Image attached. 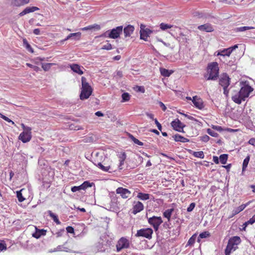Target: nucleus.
I'll return each instance as SVG.
<instances>
[{
	"label": "nucleus",
	"mask_w": 255,
	"mask_h": 255,
	"mask_svg": "<svg viewBox=\"0 0 255 255\" xmlns=\"http://www.w3.org/2000/svg\"><path fill=\"white\" fill-rule=\"evenodd\" d=\"M151 32V30H150L149 29L146 28L145 29H142L141 28V30L140 31V38L145 41H146L147 37Z\"/></svg>",
	"instance_id": "17"
},
{
	"label": "nucleus",
	"mask_w": 255,
	"mask_h": 255,
	"mask_svg": "<svg viewBox=\"0 0 255 255\" xmlns=\"http://www.w3.org/2000/svg\"><path fill=\"white\" fill-rule=\"evenodd\" d=\"M250 159V156L248 155L244 160L243 163V167H242L243 171H244L246 169V168L247 167L248 165L249 164Z\"/></svg>",
	"instance_id": "39"
},
{
	"label": "nucleus",
	"mask_w": 255,
	"mask_h": 255,
	"mask_svg": "<svg viewBox=\"0 0 255 255\" xmlns=\"http://www.w3.org/2000/svg\"><path fill=\"white\" fill-rule=\"evenodd\" d=\"M174 140L175 141L178 142H187L189 141V139L179 134H176L173 136Z\"/></svg>",
	"instance_id": "21"
},
{
	"label": "nucleus",
	"mask_w": 255,
	"mask_h": 255,
	"mask_svg": "<svg viewBox=\"0 0 255 255\" xmlns=\"http://www.w3.org/2000/svg\"><path fill=\"white\" fill-rule=\"evenodd\" d=\"M249 203H250V202H248L246 204H242L241 206H240L239 207L235 209L233 211V214L236 215V214L239 213L240 212H241V211H243L245 209V208L247 206L249 205Z\"/></svg>",
	"instance_id": "23"
},
{
	"label": "nucleus",
	"mask_w": 255,
	"mask_h": 255,
	"mask_svg": "<svg viewBox=\"0 0 255 255\" xmlns=\"http://www.w3.org/2000/svg\"><path fill=\"white\" fill-rule=\"evenodd\" d=\"M118 157H119V161H120L119 167L120 169H123L122 166L124 164V162L126 159L127 155H126V154L125 152H122L120 154H119Z\"/></svg>",
	"instance_id": "22"
},
{
	"label": "nucleus",
	"mask_w": 255,
	"mask_h": 255,
	"mask_svg": "<svg viewBox=\"0 0 255 255\" xmlns=\"http://www.w3.org/2000/svg\"><path fill=\"white\" fill-rule=\"evenodd\" d=\"M195 203H192L190 204L189 207L187 209V211L188 212H190L193 210L195 207Z\"/></svg>",
	"instance_id": "49"
},
{
	"label": "nucleus",
	"mask_w": 255,
	"mask_h": 255,
	"mask_svg": "<svg viewBox=\"0 0 255 255\" xmlns=\"http://www.w3.org/2000/svg\"><path fill=\"white\" fill-rule=\"evenodd\" d=\"M96 27H97L98 29L100 28V26L98 25H96L95 26H94V25H89L88 26H86V27H84L83 28H82L81 30L82 31H86V30H91V29H92L93 28H94Z\"/></svg>",
	"instance_id": "45"
},
{
	"label": "nucleus",
	"mask_w": 255,
	"mask_h": 255,
	"mask_svg": "<svg viewBox=\"0 0 255 255\" xmlns=\"http://www.w3.org/2000/svg\"><path fill=\"white\" fill-rule=\"evenodd\" d=\"M71 36H72V37H74V36H77L78 37V39H79L81 37V32H76V33H71Z\"/></svg>",
	"instance_id": "56"
},
{
	"label": "nucleus",
	"mask_w": 255,
	"mask_h": 255,
	"mask_svg": "<svg viewBox=\"0 0 255 255\" xmlns=\"http://www.w3.org/2000/svg\"><path fill=\"white\" fill-rule=\"evenodd\" d=\"M117 78H122L123 77V72L121 71H117L115 76Z\"/></svg>",
	"instance_id": "58"
},
{
	"label": "nucleus",
	"mask_w": 255,
	"mask_h": 255,
	"mask_svg": "<svg viewBox=\"0 0 255 255\" xmlns=\"http://www.w3.org/2000/svg\"><path fill=\"white\" fill-rule=\"evenodd\" d=\"M196 238L197 234H194L193 235H192V237L189 239L187 243V245L192 246L195 243Z\"/></svg>",
	"instance_id": "38"
},
{
	"label": "nucleus",
	"mask_w": 255,
	"mask_h": 255,
	"mask_svg": "<svg viewBox=\"0 0 255 255\" xmlns=\"http://www.w3.org/2000/svg\"><path fill=\"white\" fill-rule=\"evenodd\" d=\"M238 47V44H236L233 46L225 48L223 50H220L216 51L214 55L216 56H228L229 57L233 51Z\"/></svg>",
	"instance_id": "6"
},
{
	"label": "nucleus",
	"mask_w": 255,
	"mask_h": 255,
	"mask_svg": "<svg viewBox=\"0 0 255 255\" xmlns=\"http://www.w3.org/2000/svg\"><path fill=\"white\" fill-rule=\"evenodd\" d=\"M36 231L32 234V237L38 239L41 236L45 235L46 234V231L44 229L39 230L35 227Z\"/></svg>",
	"instance_id": "20"
},
{
	"label": "nucleus",
	"mask_w": 255,
	"mask_h": 255,
	"mask_svg": "<svg viewBox=\"0 0 255 255\" xmlns=\"http://www.w3.org/2000/svg\"><path fill=\"white\" fill-rule=\"evenodd\" d=\"M134 30V28L133 26L131 25H128L127 26L125 27L123 30L125 37H129L133 33Z\"/></svg>",
	"instance_id": "18"
},
{
	"label": "nucleus",
	"mask_w": 255,
	"mask_h": 255,
	"mask_svg": "<svg viewBox=\"0 0 255 255\" xmlns=\"http://www.w3.org/2000/svg\"><path fill=\"white\" fill-rule=\"evenodd\" d=\"M154 122H155V124L156 125L158 129L161 131L162 129V126H161V124L158 122V121H157V120L156 119H154Z\"/></svg>",
	"instance_id": "54"
},
{
	"label": "nucleus",
	"mask_w": 255,
	"mask_h": 255,
	"mask_svg": "<svg viewBox=\"0 0 255 255\" xmlns=\"http://www.w3.org/2000/svg\"><path fill=\"white\" fill-rule=\"evenodd\" d=\"M38 9V8L36 6L27 7L19 14V16H22L26 14L34 12Z\"/></svg>",
	"instance_id": "19"
},
{
	"label": "nucleus",
	"mask_w": 255,
	"mask_h": 255,
	"mask_svg": "<svg viewBox=\"0 0 255 255\" xmlns=\"http://www.w3.org/2000/svg\"><path fill=\"white\" fill-rule=\"evenodd\" d=\"M122 102H127L130 99V95L128 93H124L122 95Z\"/></svg>",
	"instance_id": "40"
},
{
	"label": "nucleus",
	"mask_w": 255,
	"mask_h": 255,
	"mask_svg": "<svg viewBox=\"0 0 255 255\" xmlns=\"http://www.w3.org/2000/svg\"><path fill=\"white\" fill-rule=\"evenodd\" d=\"M82 88L80 94V99L84 100L88 99L92 95L93 89L91 85L87 82V79L85 77H82Z\"/></svg>",
	"instance_id": "3"
},
{
	"label": "nucleus",
	"mask_w": 255,
	"mask_h": 255,
	"mask_svg": "<svg viewBox=\"0 0 255 255\" xmlns=\"http://www.w3.org/2000/svg\"><path fill=\"white\" fill-rule=\"evenodd\" d=\"M160 72L161 75L164 77H169L173 72L172 70H169L163 68H160Z\"/></svg>",
	"instance_id": "26"
},
{
	"label": "nucleus",
	"mask_w": 255,
	"mask_h": 255,
	"mask_svg": "<svg viewBox=\"0 0 255 255\" xmlns=\"http://www.w3.org/2000/svg\"><path fill=\"white\" fill-rule=\"evenodd\" d=\"M159 105L160 107L161 108L162 110L163 111H165V110H166V107L165 106V105L161 102H159Z\"/></svg>",
	"instance_id": "61"
},
{
	"label": "nucleus",
	"mask_w": 255,
	"mask_h": 255,
	"mask_svg": "<svg viewBox=\"0 0 255 255\" xmlns=\"http://www.w3.org/2000/svg\"><path fill=\"white\" fill-rule=\"evenodd\" d=\"M112 49V46L110 43L104 45L102 47V49L109 50Z\"/></svg>",
	"instance_id": "48"
},
{
	"label": "nucleus",
	"mask_w": 255,
	"mask_h": 255,
	"mask_svg": "<svg viewBox=\"0 0 255 255\" xmlns=\"http://www.w3.org/2000/svg\"><path fill=\"white\" fill-rule=\"evenodd\" d=\"M31 130H25L20 133L18 138L23 143H26L31 140Z\"/></svg>",
	"instance_id": "10"
},
{
	"label": "nucleus",
	"mask_w": 255,
	"mask_h": 255,
	"mask_svg": "<svg viewBox=\"0 0 255 255\" xmlns=\"http://www.w3.org/2000/svg\"><path fill=\"white\" fill-rule=\"evenodd\" d=\"M193 155L196 157H198L202 159L204 158V152L202 151H194L193 153Z\"/></svg>",
	"instance_id": "41"
},
{
	"label": "nucleus",
	"mask_w": 255,
	"mask_h": 255,
	"mask_svg": "<svg viewBox=\"0 0 255 255\" xmlns=\"http://www.w3.org/2000/svg\"><path fill=\"white\" fill-rule=\"evenodd\" d=\"M40 29H38V28H36L35 29H34L33 30V33L34 34H35V35H39L40 34Z\"/></svg>",
	"instance_id": "64"
},
{
	"label": "nucleus",
	"mask_w": 255,
	"mask_h": 255,
	"mask_svg": "<svg viewBox=\"0 0 255 255\" xmlns=\"http://www.w3.org/2000/svg\"><path fill=\"white\" fill-rule=\"evenodd\" d=\"M26 65L32 69H33V70L34 71H35V72H39V71H41V69L40 68L37 66H35V65H33L31 64H30V63H26Z\"/></svg>",
	"instance_id": "42"
},
{
	"label": "nucleus",
	"mask_w": 255,
	"mask_h": 255,
	"mask_svg": "<svg viewBox=\"0 0 255 255\" xmlns=\"http://www.w3.org/2000/svg\"><path fill=\"white\" fill-rule=\"evenodd\" d=\"M219 68L216 62H213L208 64L207 73L204 77L206 80H215L219 77Z\"/></svg>",
	"instance_id": "2"
},
{
	"label": "nucleus",
	"mask_w": 255,
	"mask_h": 255,
	"mask_svg": "<svg viewBox=\"0 0 255 255\" xmlns=\"http://www.w3.org/2000/svg\"><path fill=\"white\" fill-rule=\"evenodd\" d=\"M137 197L141 200H147L150 198V195L147 193L139 192L137 195Z\"/></svg>",
	"instance_id": "28"
},
{
	"label": "nucleus",
	"mask_w": 255,
	"mask_h": 255,
	"mask_svg": "<svg viewBox=\"0 0 255 255\" xmlns=\"http://www.w3.org/2000/svg\"><path fill=\"white\" fill-rule=\"evenodd\" d=\"M219 84L223 87L228 88L230 84V78L227 74L222 75L219 80Z\"/></svg>",
	"instance_id": "12"
},
{
	"label": "nucleus",
	"mask_w": 255,
	"mask_h": 255,
	"mask_svg": "<svg viewBox=\"0 0 255 255\" xmlns=\"http://www.w3.org/2000/svg\"><path fill=\"white\" fill-rule=\"evenodd\" d=\"M249 143L255 146V138H251L249 141Z\"/></svg>",
	"instance_id": "62"
},
{
	"label": "nucleus",
	"mask_w": 255,
	"mask_h": 255,
	"mask_svg": "<svg viewBox=\"0 0 255 255\" xmlns=\"http://www.w3.org/2000/svg\"><path fill=\"white\" fill-rule=\"evenodd\" d=\"M70 67L73 72L78 74L79 75H81L84 73L83 71V70L84 69V67L83 66H81L78 65V64H71L70 65Z\"/></svg>",
	"instance_id": "16"
},
{
	"label": "nucleus",
	"mask_w": 255,
	"mask_h": 255,
	"mask_svg": "<svg viewBox=\"0 0 255 255\" xmlns=\"http://www.w3.org/2000/svg\"><path fill=\"white\" fill-rule=\"evenodd\" d=\"M211 127L213 129L219 131H222L223 130V128L221 126L212 125Z\"/></svg>",
	"instance_id": "51"
},
{
	"label": "nucleus",
	"mask_w": 255,
	"mask_h": 255,
	"mask_svg": "<svg viewBox=\"0 0 255 255\" xmlns=\"http://www.w3.org/2000/svg\"><path fill=\"white\" fill-rule=\"evenodd\" d=\"M192 102L196 108L199 110H202L204 108V105L202 100L197 96L193 97Z\"/></svg>",
	"instance_id": "14"
},
{
	"label": "nucleus",
	"mask_w": 255,
	"mask_h": 255,
	"mask_svg": "<svg viewBox=\"0 0 255 255\" xmlns=\"http://www.w3.org/2000/svg\"><path fill=\"white\" fill-rule=\"evenodd\" d=\"M89 187H91V185L89 182L87 181H85L83 184L81 185V189L84 190Z\"/></svg>",
	"instance_id": "46"
},
{
	"label": "nucleus",
	"mask_w": 255,
	"mask_h": 255,
	"mask_svg": "<svg viewBox=\"0 0 255 255\" xmlns=\"http://www.w3.org/2000/svg\"><path fill=\"white\" fill-rule=\"evenodd\" d=\"M2 119H3L4 121H5L8 123H11L12 125L15 126V123L12 121H11L10 119H9L8 118H7V117L4 116V117H2Z\"/></svg>",
	"instance_id": "55"
},
{
	"label": "nucleus",
	"mask_w": 255,
	"mask_h": 255,
	"mask_svg": "<svg viewBox=\"0 0 255 255\" xmlns=\"http://www.w3.org/2000/svg\"><path fill=\"white\" fill-rule=\"evenodd\" d=\"M228 156L227 154H221L219 157V159L221 163L223 164H226L228 160Z\"/></svg>",
	"instance_id": "36"
},
{
	"label": "nucleus",
	"mask_w": 255,
	"mask_h": 255,
	"mask_svg": "<svg viewBox=\"0 0 255 255\" xmlns=\"http://www.w3.org/2000/svg\"><path fill=\"white\" fill-rule=\"evenodd\" d=\"M148 223H162L161 217L153 216L148 219Z\"/></svg>",
	"instance_id": "24"
},
{
	"label": "nucleus",
	"mask_w": 255,
	"mask_h": 255,
	"mask_svg": "<svg viewBox=\"0 0 255 255\" xmlns=\"http://www.w3.org/2000/svg\"><path fill=\"white\" fill-rule=\"evenodd\" d=\"M171 125L174 130L179 132H183V128L185 126L184 125L179 119H177L172 121Z\"/></svg>",
	"instance_id": "11"
},
{
	"label": "nucleus",
	"mask_w": 255,
	"mask_h": 255,
	"mask_svg": "<svg viewBox=\"0 0 255 255\" xmlns=\"http://www.w3.org/2000/svg\"><path fill=\"white\" fill-rule=\"evenodd\" d=\"M255 28L252 26H243L240 27H237L235 29V32H242L247 30L254 29Z\"/></svg>",
	"instance_id": "32"
},
{
	"label": "nucleus",
	"mask_w": 255,
	"mask_h": 255,
	"mask_svg": "<svg viewBox=\"0 0 255 255\" xmlns=\"http://www.w3.org/2000/svg\"><path fill=\"white\" fill-rule=\"evenodd\" d=\"M21 126L23 129V131L25 130H31V128L29 127H26L23 124H21Z\"/></svg>",
	"instance_id": "59"
},
{
	"label": "nucleus",
	"mask_w": 255,
	"mask_h": 255,
	"mask_svg": "<svg viewBox=\"0 0 255 255\" xmlns=\"http://www.w3.org/2000/svg\"><path fill=\"white\" fill-rule=\"evenodd\" d=\"M253 91L254 88L249 84L246 83H242L240 90L233 92L232 100L235 103L240 105L249 97Z\"/></svg>",
	"instance_id": "1"
},
{
	"label": "nucleus",
	"mask_w": 255,
	"mask_h": 255,
	"mask_svg": "<svg viewBox=\"0 0 255 255\" xmlns=\"http://www.w3.org/2000/svg\"><path fill=\"white\" fill-rule=\"evenodd\" d=\"M207 133L212 136L217 137L219 135V134L217 132L210 128L207 129Z\"/></svg>",
	"instance_id": "47"
},
{
	"label": "nucleus",
	"mask_w": 255,
	"mask_h": 255,
	"mask_svg": "<svg viewBox=\"0 0 255 255\" xmlns=\"http://www.w3.org/2000/svg\"><path fill=\"white\" fill-rule=\"evenodd\" d=\"M152 233V230L150 228L142 229L138 230L136 235L138 237H143L150 239L151 238Z\"/></svg>",
	"instance_id": "8"
},
{
	"label": "nucleus",
	"mask_w": 255,
	"mask_h": 255,
	"mask_svg": "<svg viewBox=\"0 0 255 255\" xmlns=\"http://www.w3.org/2000/svg\"><path fill=\"white\" fill-rule=\"evenodd\" d=\"M117 194H120L123 198H128L130 195V191L128 189L119 187L116 190Z\"/></svg>",
	"instance_id": "13"
},
{
	"label": "nucleus",
	"mask_w": 255,
	"mask_h": 255,
	"mask_svg": "<svg viewBox=\"0 0 255 255\" xmlns=\"http://www.w3.org/2000/svg\"><path fill=\"white\" fill-rule=\"evenodd\" d=\"M129 247V241L127 238L122 237L117 242L116 245L117 251L120 252L123 249H128Z\"/></svg>",
	"instance_id": "5"
},
{
	"label": "nucleus",
	"mask_w": 255,
	"mask_h": 255,
	"mask_svg": "<svg viewBox=\"0 0 255 255\" xmlns=\"http://www.w3.org/2000/svg\"><path fill=\"white\" fill-rule=\"evenodd\" d=\"M66 231L67 233H74V228L71 226H68L66 228Z\"/></svg>",
	"instance_id": "57"
},
{
	"label": "nucleus",
	"mask_w": 255,
	"mask_h": 255,
	"mask_svg": "<svg viewBox=\"0 0 255 255\" xmlns=\"http://www.w3.org/2000/svg\"><path fill=\"white\" fill-rule=\"evenodd\" d=\"M123 27L122 26H119L115 28L112 29L111 31H108L106 33H108V37L113 39L118 38L121 33L122 32Z\"/></svg>",
	"instance_id": "7"
},
{
	"label": "nucleus",
	"mask_w": 255,
	"mask_h": 255,
	"mask_svg": "<svg viewBox=\"0 0 255 255\" xmlns=\"http://www.w3.org/2000/svg\"><path fill=\"white\" fill-rule=\"evenodd\" d=\"M101 170L104 171H109L111 169V165L104 163V165L99 162L97 165Z\"/></svg>",
	"instance_id": "25"
},
{
	"label": "nucleus",
	"mask_w": 255,
	"mask_h": 255,
	"mask_svg": "<svg viewBox=\"0 0 255 255\" xmlns=\"http://www.w3.org/2000/svg\"><path fill=\"white\" fill-rule=\"evenodd\" d=\"M48 213L50 217L53 220L54 222L56 223H61L59 221L58 216L56 214L52 212L51 211H48Z\"/></svg>",
	"instance_id": "33"
},
{
	"label": "nucleus",
	"mask_w": 255,
	"mask_h": 255,
	"mask_svg": "<svg viewBox=\"0 0 255 255\" xmlns=\"http://www.w3.org/2000/svg\"><path fill=\"white\" fill-rule=\"evenodd\" d=\"M55 65V64L52 63H41V67L44 71H47L51 68V67L52 65Z\"/></svg>",
	"instance_id": "31"
},
{
	"label": "nucleus",
	"mask_w": 255,
	"mask_h": 255,
	"mask_svg": "<svg viewBox=\"0 0 255 255\" xmlns=\"http://www.w3.org/2000/svg\"><path fill=\"white\" fill-rule=\"evenodd\" d=\"M210 236V233L208 231H205L200 233L198 237L197 242L200 243L201 239L207 238Z\"/></svg>",
	"instance_id": "29"
},
{
	"label": "nucleus",
	"mask_w": 255,
	"mask_h": 255,
	"mask_svg": "<svg viewBox=\"0 0 255 255\" xmlns=\"http://www.w3.org/2000/svg\"><path fill=\"white\" fill-rule=\"evenodd\" d=\"M200 138H201V140L202 141H204L205 142L208 141L210 139V137L207 135H204L200 137Z\"/></svg>",
	"instance_id": "52"
},
{
	"label": "nucleus",
	"mask_w": 255,
	"mask_h": 255,
	"mask_svg": "<svg viewBox=\"0 0 255 255\" xmlns=\"http://www.w3.org/2000/svg\"><path fill=\"white\" fill-rule=\"evenodd\" d=\"M23 190V189H22L20 190V191H17V194H16L18 200L19 202H22V201H23L25 200V198H23V197L22 195V193H21V192Z\"/></svg>",
	"instance_id": "43"
},
{
	"label": "nucleus",
	"mask_w": 255,
	"mask_h": 255,
	"mask_svg": "<svg viewBox=\"0 0 255 255\" xmlns=\"http://www.w3.org/2000/svg\"><path fill=\"white\" fill-rule=\"evenodd\" d=\"M144 209L143 204L140 201H134L132 204V208L131 209V213L135 215L138 213L142 211Z\"/></svg>",
	"instance_id": "9"
},
{
	"label": "nucleus",
	"mask_w": 255,
	"mask_h": 255,
	"mask_svg": "<svg viewBox=\"0 0 255 255\" xmlns=\"http://www.w3.org/2000/svg\"><path fill=\"white\" fill-rule=\"evenodd\" d=\"M241 243V238L238 236H234L231 238L228 243V245L225 249V253L226 255H230L233 251H235L238 249V246Z\"/></svg>",
	"instance_id": "4"
},
{
	"label": "nucleus",
	"mask_w": 255,
	"mask_h": 255,
	"mask_svg": "<svg viewBox=\"0 0 255 255\" xmlns=\"http://www.w3.org/2000/svg\"><path fill=\"white\" fill-rule=\"evenodd\" d=\"M180 30L181 28L179 26L173 25V27L170 28V33L171 35H174L175 33H177V32H180Z\"/></svg>",
	"instance_id": "34"
},
{
	"label": "nucleus",
	"mask_w": 255,
	"mask_h": 255,
	"mask_svg": "<svg viewBox=\"0 0 255 255\" xmlns=\"http://www.w3.org/2000/svg\"><path fill=\"white\" fill-rule=\"evenodd\" d=\"M132 136V140L135 143L137 144L138 145H140V146H142L143 145V142L139 141L138 139L134 137L133 136Z\"/></svg>",
	"instance_id": "50"
},
{
	"label": "nucleus",
	"mask_w": 255,
	"mask_h": 255,
	"mask_svg": "<svg viewBox=\"0 0 255 255\" xmlns=\"http://www.w3.org/2000/svg\"><path fill=\"white\" fill-rule=\"evenodd\" d=\"M81 190V185L79 186H73L71 188V191L73 192H75Z\"/></svg>",
	"instance_id": "53"
},
{
	"label": "nucleus",
	"mask_w": 255,
	"mask_h": 255,
	"mask_svg": "<svg viewBox=\"0 0 255 255\" xmlns=\"http://www.w3.org/2000/svg\"><path fill=\"white\" fill-rule=\"evenodd\" d=\"M19 2H18L17 0H15L12 2V4L16 6H19L22 5H24L27 4L29 2V0H19Z\"/></svg>",
	"instance_id": "30"
},
{
	"label": "nucleus",
	"mask_w": 255,
	"mask_h": 255,
	"mask_svg": "<svg viewBox=\"0 0 255 255\" xmlns=\"http://www.w3.org/2000/svg\"><path fill=\"white\" fill-rule=\"evenodd\" d=\"M7 249L6 244L3 240H0V251H5Z\"/></svg>",
	"instance_id": "44"
},
{
	"label": "nucleus",
	"mask_w": 255,
	"mask_h": 255,
	"mask_svg": "<svg viewBox=\"0 0 255 255\" xmlns=\"http://www.w3.org/2000/svg\"><path fill=\"white\" fill-rule=\"evenodd\" d=\"M255 223V215L253 216L250 220L246 222L245 223Z\"/></svg>",
	"instance_id": "60"
},
{
	"label": "nucleus",
	"mask_w": 255,
	"mask_h": 255,
	"mask_svg": "<svg viewBox=\"0 0 255 255\" xmlns=\"http://www.w3.org/2000/svg\"><path fill=\"white\" fill-rule=\"evenodd\" d=\"M198 29L202 31L211 32L214 30L213 26L210 23H207L198 26Z\"/></svg>",
	"instance_id": "15"
},
{
	"label": "nucleus",
	"mask_w": 255,
	"mask_h": 255,
	"mask_svg": "<svg viewBox=\"0 0 255 255\" xmlns=\"http://www.w3.org/2000/svg\"><path fill=\"white\" fill-rule=\"evenodd\" d=\"M223 89H224V92H223L224 94L226 96H228L229 93V89H228V88H225V87H223Z\"/></svg>",
	"instance_id": "63"
},
{
	"label": "nucleus",
	"mask_w": 255,
	"mask_h": 255,
	"mask_svg": "<svg viewBox=\"0 0 255 255\" xmlns=\"http://www.w3.org/2000/svg\"><path fill=\"white\" fill-rule=\"evenodd\" d=\"M173 211L174 208H172L166 210L163 213V216L167 219L168 222L170 221L171 216Z\"/></svg>",
	"instance_id": "27"
},
{
	"label": "nucleus",
	"mask_w": 255,
	"mask_h": 255,
	"mask_svg": "<svg viewBox=\"0 0 255 255\" xmlns=\"http://www.w3.org/2000/svg\"><path fill=\"white\" fill-rule=\"evenodd\" d=\"M173 27V25L165 23H161L160 24V28L162 30H165L167 29H170Z\"/></svg>",
	"instance_id": "37"
},
{
	"label": "nucleus",
	"mask_w": 255,
	"mask_h": 255,
	"mask_svg": "<svg viewBox=\"0 0 255 255\" xmlns=\"http://www.w3.org/2000/svg\"><path fill=\"white\" fill-rule=\"evenodd\" d=\"M23 44L25 45V48L29 52H30L32 53H33L34 51H33L32 48L31 47L30 45L28 43V42L26 39H23Z\"/></svg>",
	"instance_id": "35"
}]
</instances>
